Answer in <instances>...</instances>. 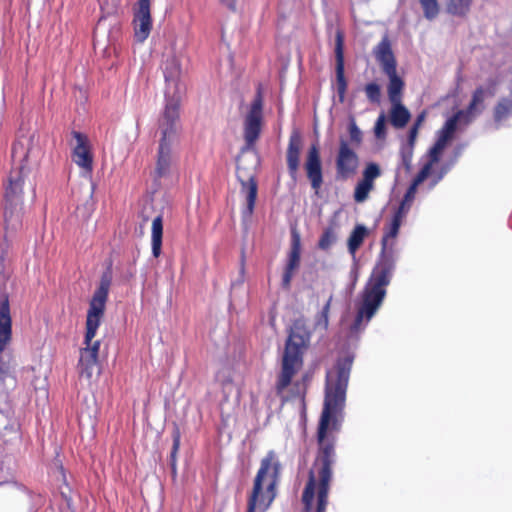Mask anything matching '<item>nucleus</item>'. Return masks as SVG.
I'll list each match as a JSON object with an SVG mask.
<instances>
[{"mask_svg": "<svg viewBox=\"0 0 512 512\" xmlns=\"http://www.w3.org/2000/svg\"><path fill=\"white\" fill-rule=\"evenodd\" d=\"M351 368L352 358L345 357L339 359L326 374L324 405L316 432L318 449L302 494L304 512H313L316 492L315 512H325L328 505L332 465L336 457V433L342 426Z\"/></svg>", "mask_w": 512, "mask_h": 512, "instance_id": "1", "label": "nucleus"}, {"mask_svg": "<svg viewBox=\"0 0 512 512\" xmlns=\"http://www.w3.org/2000/svg\"><path fill=\"white\" fill-rule=\"evenodd\" d=\"M404 217V215L395 212L391 223L385 230L381 240L379 260L362 291L361 302L354 322L350 327L352 333H358L366 327L386 296V287L390 284L395 268V239L399 234Z\"/></svg>", "mask_w": 512, "mask_h": 512, "instance_id": "2", "label": "nucleus"}, {"mask_svg": "<svg viewBox=\"0 0 512 512\" xmlns=\"http://www.w3.org/2000/svg\"><path fill=\"white\" fill-rule=\"evenodd\" d=\"M310 341V332L305 320L296 319L289 331L281 361V369L275 382V392L282 403L292 399H305L308 375L301 380L292 381L303 366V355Z\"/></svg>", "mask_w": 512, "mask_h": 512, "instance_id": "3", "label": "nucleus"}, {"mask_svg": "<svg viewBox=\"0 0 512 512\" xmlns=\"http://www.w3.org/2000/svg\"><path fill=\"white\" fill-rule=\"evenodd\" d=\"M112 276L110 272H104L100 278V283L95 290L87 311L86 331L83 341V347L79 351V360L77 364L78 374L91 380L93 370L98 365V355L100 341L93 340L104 316L106 302L111 286Z\"/></svg>", "mask_w": 512, "mask_h": 512, "instance_id": "4", "label": "nucleus"}, {"mask_svg": "<svg viewBox=\"0 0 512 512\" xmlns=\"http://www.w3.org/2000/svg\"><path fill=\"white\" fill-rule=\"evenodd\" d=\"M281 463L275 451L270 450L262 458L247 500L246 512H266L277 495Z\"/></svg>", "mask_w": 512, "mask_h": 512, "instance_id": "5", "label": "nucleus"}, {"mask_svg": "<svg viewBox=\"0 0 512 512\" xmlns=\"http://www.w3.org/2000/svg\"><path fill=\"white\" fill-rule=\"evenodd\" d=\"M29 162H13L4 184L3 218L6 233L16 232L22 227L24 216L23 186L31 169Z\"/></svg>", "mask_w": 512, "mask_h": 512, "instance_id": "6", "label": "nucleus"}, {"mask_svg": "<svg viewBox=\"0 0 512 512\" xmlns=\"http://www.w3.org/2000/svg\"><path fill=\"white\" fill-rule=\"evenodd\" d=\"M12 340V319L7 295L0 300V401L7 400L11 391L17 386L14 357L4 355L6 347Z\"/></svg>", "mask_w": 512, "mask_h": 512, "instance_id": "7", "label": "nucleus"}, {"mask_svg": "<svg viewBox=\"0 0 512 512\" xmlns=\"http://www.w3.org/2000/svg\"><path fill=\"white\" fill-rule=\"evenodd\" d=\"M373 54L383 73L388 77L387 94L389 101H402L405 82L397 73V60L388 36H384L374 47Z\"/></svg>", "mask_w": 512, "mask_h": 512, "instance_id": "8", "label": "nucleus"}, {"mask_svg": "<svg viewBox=\"0 0 512 512\" xmlns=\"http://www.w3.org/2000/svg\"><path fill=\"white\" fill-rule=\"evenodd\" d=\"M259 169L260 165L256 162H238L236 168V177L241 185L240 191L246 198V207L242 212L245 217H251L254 213L258 195Z\"/></svg>", "mask_w": 512, "mask_h": 512, "instance_id": "9", "label": "nucleus"}, {"mask_svg": "<svg viewBox=\"0 0 512 512\" xmlns=\"http://www.w3.org/2000/svg\"><path fill=\"white\" fill-rule=\"evenodd\" d=\"M263 125V98L259 90L254 97L250 109L244 118L243 137L245 145L242 151L253 150L258 141Z\"/></svg>", "mask_w": 512, "mask_h": 512, "instance_id": "10", "label": "nucleus"}, {"mask_svg": "<svg viewBox=\"0 0 512 512\" xmlns=\"http://www.w3.org/2000/svg\"><path fill=\"white\" fill-rule=\"evenodd\" d=\"M179 119V104L170 101L166 104L163 117L160 121L162 137L159 143L158 160H168L171 153V144L176 136V122Z\"/></svg>", "mask_w": 512, "mask_h": 512, "instance_id": "11", "label": "nucleus"}, {"mask_svg": "<svg viewBox=\"0 0 512 512\" xmlns=\"http://www.w3.org/2000/svg\"><path fill=\"white\" fill-rule=\"evenodd\" d=\"M22 441L20 425L9 411L0 409V452L14 453Z\"/></svg>", "mask_w": 512, "mask_h": 512, "instance_id": "12", "label": "nucleus"}, {"mask_svg": "<svg viewBox=\"0 0 512 512\" xmlns=\"http://www.w3.org/2000/svg\"><path fill=\"white\" fill-rule=\"evenodd\" d=\"M435 162H426L423 168L414 177L411 185L408 187L398 209L397 213L406 216L409 211L417 192L418 186L426 179L431 178L430 187L433 188L443 177V173H434L432 167Z\"/></svg>", "mask_w": 512, "mask_h": 512, "instance_id": "13", "label": "nucleus"}, {"mask_svg": "<svg viewBox=\"0 0 512 512\" xmlns=\"http://www.w3.org/2000/svg\"><path fill=\"white\" fill-rule=\"evenodd\" d=\"M301 263V236L296 227L291 229V247L288 253L287 263L284 267L281 286L284 290L289 291L291 282L295 273L300 268Z\"/></svg>", "mask_w": 512, "mask_h": 512, "instance_id": "14", "label": "nucleus"}, {"mask_svg": "<svg viewBox=\"0 0 512 512\" xmlns=\"http://www.w3.org/2000/svg\"><path fill=\"white\" fill-rule=\"evenodd\" d=\"M134 36L139 43H143L152 30L151 2L138 0L133 12Z\"/></svg>", "mask_w": 512, "mask_h": 512, "instance_id": "15", "label": "nucleus"}, {"mask_svg": "<svg viewBox=\"0 0 512 512\" xmlns=\"http://www.w3.org/2000/svg\"><path fill=\"white\" fill-rule=\"evenodd\" d=\"M349 140L340 139V147L337 160H357L356 149H358L363 141V133L357 126L354 116L348 119Z\"/></svg>", "mask_w": 512, "mask_h": 512, "instance_id": "16", "label": "nucleus"}, {"mask_svg": "<svg viewBox=\"0 0 512 512\" xmlns=\"http://www.w3.org/2000/svg\"><path fill=\"white\" fill-rule=\"evenodd\" d=\"M463 111H458L450 117L438 132V137L434 145L429 149V160H439L445 148L453 139L457 129V124Z\"/></svg>", "mask_w": 512, "mask_h": 512, "instance_id": "17", "label": "nucleus"}, {"mask_svg": "<svg viewBox=\"0 0 512 512\" xmlns=\"http://www.w3.org/2000/svg\"><path fill=\"white\" fill-rule=\"evenodd\" d=\"M335 60H336V86L340 102H343L347 92V81L345 78L344 66V34L341 30L335 35Z\"/></svg>", "mask_w": 512, "mask_h": 512, "instance_id": "18", "label": "nucleus"}, {"mask_svg": "<svg viewBox=\"0 0 512 512\" xmlns=\"http://www.w3.org/2000/svg\"><path fill=\"white\" fill-rule=\"evenodd\" d=\"M382 174L381 168L374 162H370L362 173V179L357 183L354 190V200L363 203L367 200L369 193L374 188V181Z\"/></svg>", "mask_w": 512, "mask_h": 512, "instance_id": "19", "label": "nucleus"}, {"mask_svg": "<svg viewBox=\"0 0 512 512\" xmlns=\"http://www.w3.org/2000/svg\"><path fill=\"white\" fill-rule=\"evenodd\" d=\"M390 103V123L397 129L404 128L411 118V113L404 106L402 101H394Z\"/></svg>", "mask_w": 512, "mask_h": 512, "instance_id": "20", "label": "nucleus"}, {"mask_svg": "<svg viewBox=\"0 0 512 512\" xmlns=\"http://www.w3.org/2000/svg\"><path fill=\"white\" fill-rule=\"evenodd\" d=\"M72 136L75 140L73 146V154L79 160H92L91 146L88 137L78 131H72Z\"/></svg>", "mask_w": 512, "mask_h": 512, "instance_id": "21", "label": "nucleus"}, {"mask_svg": "<svg viewBox=\"0 0 512 512\" xmlns=\"http://www.w3.org/2000/svg\"><path fill=\"white\" fill-rule=\"evenodd\" d=\"M163 237V220L161 216H157L152 221L151 228V246L152 255L158 258L161 255Z\"/></svg>", "mask_w": 512, "mask_h": 512, "instance_id": "22", "label": "nucleus"}, {"mask_svg": "<svg viewBox=\"0 0 512 512\" xmlns=\"http://www.w3.org/2000/svg\"><path fill=\"white\" fill-rule=\"evenodd\" d=\"M303 147V138L298 128H293L287 147V160H299Z\"/></svg>", "mask_w": 512, "mask_h": 512, "instance_id": "23", "label": "nucleus"}, {"mask_svg": "<svg viewBox=\"0 0 512 512\" xmlns=\"http://www.w3.org/2000/svg\"><path fill=\"white\" fill-rule=\"evenodd\" d=\"M367 235L368 230L364 225L358 224L354 227L347 241L348 251L352 255L361 247Z\"/></svg>", "mask_w": 512, "mask_h": 512, "instance_id": "24", "label": "nucleus"}, {"mask_svg": "<svg viewBox=\"0 0 512 512\" xmlns=\"http://www.w3.org/2000/svg\"><path fill=\"white\" fill-rule=\"evenodd\" d=\"M306 172L312 188L318 193L323 184L321 162H306Z\"/></svg>", "mask_w": 512, "mask_h": 512, "instance_id": "25", "label": "nucleus"}, {"mask_svg": "<svg viewBox=\"0 0 512 512\" xmlns=\"http://www.w3.org/2000/svg\"><path fill=\"white\" fill-rule=\"evenodd\" d=\"M494 94L493 90L485 89L482 86L477 87L472 94V99L467 107V113L470 115H474L481 111L479 106H482L485 97L487 95L492 96Z\"/></svg>", "mask_w": 512, "mask_h": 512, "instance_id": "26", "label": "nucleus"}, {"mask_svg": "<svg viewBox=\"0 0 512 512\" xmlns=\"http://www.w3.org/2000/svg\"><path fill=\"white\" fill-rule=\"evenodd\" d=\"M472 3L473 0H447L446 11L453 16L465 17L470 12Z\"/></svg>", "mask_w": 512, "mask_h": 512, "instance_id": "27", "label": "nucleus"}, {"mask_svg": "<svg viewBox=\"0 0 512 512\" xmlns=\"http://www.w3.org/2000/svg\"><path fill=\"white\" fill-rule=\"evenodd\" d=\"M336 240H337L336 224L333 223V224H330L329 226H327L323 230V232L318 240L317 246L320 250L327 251L332 247V245L336 242Z\"/></svg>", "mask_w": 512, "mask_h": 512, "instance_id": "28", "label": "nucleus"}, {"mask_svg": "<svg viewBox=\"0 0 512 512\" xmlns=\"http://www.w3.org/2000/svg\"><path fill=\"white\" fill-rule=\"evenodd\" d=\"M163 73L167 82L177 80L181 73L179 61L175 57L168 58L164 63Z\"/></svg>", "mask_w": 512, "mask_h": 512, "instance_id": "29", "label": "nucleus"}, {"mask_svg": "<svg viewBox=\"0 0 512 512\" xmlns=\"http://www.w3.org/2000/svg\"><path fill=\"white\" fill-rule=\"evenodd\" d=\"M424 17L432 21L440 14L441 6L439 0H419Z\"/></svg>", "mask_w": 512, "mask_h": 512, "instance_id": "30", "label": "nucleus"}, {"mask_svg": "<svg viewBox=\"0 0 512 512\" xmlns=\"http://www.w3.org/2000/svg\"><path fill=\"white\" fill-rule=\"evenodd\" d=\"M171 435H172L173 445H172V450H171V454H170V465H171L172 469L175 471L176 470V462H177V454L179 452V448H180V444H181V431H180L179 426L176 423L173 424V429H172Z\"/></svg>", "mask_w": 512, "mask_h": 512, "instance_id": "31", "label": "nucleus"}, {"mask_svg": "<svg viewBox=\"0 0 512 512\" xmlns=\"http://www.w3.org/2000/svg\"><path fill=\"white\" fill-rule=\"evenodd\" d=\"M512 113V100L502 99L494 108L495 121H502Z\"/></svg>", "mask_w": 512, "mask_h": 512, "instance_id": "32", "label": "nucleus"}, {"mask_svg": "<svg viewBox=\"0 0 512 512\" xmlns=\"http://www.w3.org/2000/svg\"><path fill=\"white\" fill-rule=\"evenodd\" d=\"M332 302V296L328 299L326 304L323 306L321 312L319 313L317 320H316V327H320L323 330H326L329 325V312Z\"/></svg>", "mask_w": 512, "mask_h": 512, "instance_id": "33", "label": "nucleus"}, {"mask_svg": "<svg viewBox=\"0 0 512 512\" xmlns=\"http://www.w3.org/2000/svg\"><path fill=\"white\" fill-rule=\"evenodd\" d=\"M365 95L367 99L372 103H379L381 99V88L380 86L375 83L371 82L366 84L365 88Z\"/></svg>", "mask_w": 512, "mask_h": 512, "instance_id": "34", "label": "nucleus"}, {"mask_svg": "<svg viewBox=\"0 0 512 512\" xmlns=\"http://www.w3.org/2000/svg\"><path fill=\"white\" fill-rule=\"evenodd\" d=\"M11 153L13 160H27L28 158L25 145L20 141L13 143Z\"/></svg>", "mask_w": 512, "mask_h": 512, "instance_id": "35", "label": "nucleus"}, {"mask_svg": "<svg viewBox=\"0 0 512 512\" xmlns=\"http://www.w3.org/2000/svg\"><path fill=\"white\" fill-rule=\"evenodd\" d=\"M374 133L376 138L382 139L386 136V120L384 114H381L375 123Z\"/></svg>", "mask_w": 512, "mask_h": 512, "instance_id": "36", "label": "nucleus"}, {"mask_svg": "<svg viewBox=\"0 0 512 512\" xmlns=\"http://www.w3.org/2000/svg\"><path fill=\"white\" fill-rule=\"evenodd\" d=\"M80 168V173L85 178H90L93 170V162H76Z\"/></svg>", "mask_w": 512, "mask_h": 512, "instance_id": "37", "label": "nucleus"}, {"mask_svg": "<svg viewBox=\"0 0 512 512\" xmlns=\"http://www.w3.org/2000/svg\"><path fill=\"white\" fill-rule=\"evenodd\" d=\"M306 160H320L319 147L317 143H313L310 146Z\"/></svg>", "mask_w": 512, "mask_h": 512, "instance_id": "38", "label": "nucleus"}, {"mask_svg": "<svg viewBox=\"0 0 512 512\" xmlns=\"http://www.w3.org/2000/svg\"><path fill=\"white\" fill-rule=\"evenodd\" d=\"M418 132H419L418 128L413 127V126L410 128L409 133H408V142L411 146L414 145V143L417 139V136H418Z\"/></svg>", "mask_w": 512, "mask_h": 512, "instance_id": "39", "label": "nucleus"}, {"mask_svg": "<svg viewBox=\"0 0 512 512\" xmlns=\"http://www.w3.org/2000/svg\"><path fill=\"white\" fill-rule=\"evenodd\" d=\"M425 119H426V111H422L421 113H419L417 115L416 120L412 126L420 129V127L422 126Z\"/></svg>", "mask_w": 512, "mask_h": 512, "instance_id": "40", "label": "nucleus"}, {"mask_svg": "<svg viewBox=\"0 0 512 512\" xmlns=\"http://www.w3.org/2000/svg\"><path fill=\"white\" fill-rule=\"evenodd\" d=\"M157 163H158L157 168H156L157 175L159 177H161L164 174V171L166 169H168L169 162H157Z\"/></svg>", "mask_w": 512, "mask_h": 512, "instance_id": "41", "label": "nucleus"}, {"mask_svg": "<svg viewBox=\"0 0 512 512\" xmlns=\"http://www.w3.org/2000/svg\"><path fill=\"white\" fill-rule=\"evenodd\" d=\"M221 3L231 10H235L236 0H221Z\"/></svg>", "mask_w": 512, "mask_h": 512, "instance_id": "42", "label": "nucleus"}, {"mask_svg": "<svg viewBox=\"0 0 512 512\" xmlns=\"http://www.w3.org/2000/svg\"><path fill=\"white\" fill-rule=\"evenodd\" d=\"M299 167V162H288V168L290 173H295Z\"/></svg>", "mask_w": 512, "mask_h": 512, "instance_id": "43", "label": "nucleus"}, {"mask_svg": "<svg viewBox=\"0 0 512 512\" xmlns=\"http://www.w3.org/2000/svg\"><path fill=\"white\" fill-rule=\"evenodd\" d=\"M348 162H337V169L339 172L343 171Z\"/></svg>", "mask_w": 512, "mask_h": 512, "instance_id": "44", "label": "nucleus"}]
</instances>
